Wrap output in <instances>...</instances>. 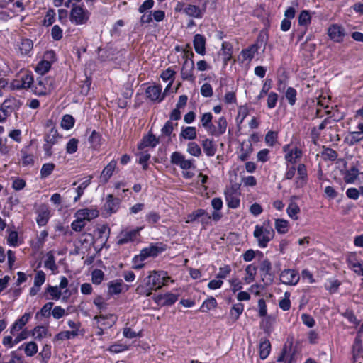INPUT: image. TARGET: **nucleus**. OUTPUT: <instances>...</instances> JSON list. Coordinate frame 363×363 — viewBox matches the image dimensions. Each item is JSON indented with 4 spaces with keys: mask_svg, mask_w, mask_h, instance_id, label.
<instances>
[{
    "mask_svg": "<svg viewBox=\"0 0 363 363\" xmlns=\"http://www.w3.org/2000/svg\"><path fill=\"white\" fill-rule=\"evenodd\" d=\"M169 279L164 271H152L137 287L136 292L139 295L149 296L152 291L161 289Z\"/></svg>",
    "mask_w": 363,
    "mask_h": 363,
    "instance_id": "obj_1",
    "label": "nucleus"
},
{
    "mask_svg": "<svg viewBox=\"0 0 363 363\" xmlns=\"http://www.w3.org/2000/svg\"><path fill=\"white\" fill-rule=\"evenodd\" d=\"M274 230L270 225L269 220L264 221L262 225H256L253 236L260 248H265L274 237Z\"/></svg>",
    "mask_w": 363,
    "mask_h": 363,
    "instance_id": "obj_2",
    "label": "nucleus"
},
{
    "mask_svg": "<svg viewBox=\"0 0 363 363\" xmlns=\"http://www.w3.org/2000/svg\"><path fill=\"white\" fill-rule=\"evenodd\" d=\"M240 195L241 193L237 185H231L225 189V199L229 208L236 209L240 206Z\"/></svg>",
    "mask_w": 363,
    "mask_h": 363,
    "instance_id": "obj_3",
    "label": "nucleus"
},
{
    "mask_svg": "<svg viewBox=\"0 0 363 363\" xmlns=\"http://www.w3.org/2000/svg\"><path fill=\"white\" fill-rule=\"evenodd\" d=\"M90 16L89 11L83 6L74 5L70 11V21L75 25L86 23Z\"/></svg>",
    "mask_w": 363,
    "mask_h": 363,
    "instance_id": "obj_4",
    "label": "nucleus"
},
{
    "mask_svg": "<svg viewBox=\"0 0 363 363\" xmlns=\"http://www.w3.org/2000/svg\"><path fill=\"white\" fill-rule=\"evenodd\" d=\"M142 228H143L138 227L134 229L126 228L122 230L116 237L117 245H123L138 240Z\"/></svg>",
    "mask_w": 363,
    "mask_h": 363,
    "instance_id": "obj_5",
    "label": "nucleus"
},
{
    "mask_svg": "<svg viewBox=\"0 0 363 363\" xmlns=\"http://www.w3.org/2000/svg\"><path fill=\"white\" fill-rule=\"evenodd\" d=\"M121 203V201L120 199L115 198L112 194L107 195L102 206L103 216L106 218L117 213L120 208Z\"/></svg>",
    "mask_w": 363,
    "mask_h": 363,
    "instance_id": "obj_6",
    "label": "nucleus"
},
{
    "mask_svg": "<svg viewBox=\"0 0 363 363\" xmlns=\"http://www.w3.org/2000/svg\"><path fill=\"white\" fill-rule=\"evenodd\" d=\"M53 80L51 78L40 77L33 85V92L38 96L45 95L53 89Z\"/></svg>",
    "mask_w": 363,
    "mask_h": 363,
    "instance_id": "obj_7",
    "label": "nucleus"
},
{
    "mask_svg": "<svg viewBox=\"0 0 363 363\" xmlns=\"http://www.w3.org/2000/svg\"><path fill=\"white\" fill-rule=\"evenodd\" d=\"M55 60V53L53 50H48L45 52L43 59L36 65L35 72L41 75L47 73L51 68L52 63Z\"/></svg>",
    "mask_w": 363,
    "mask_h": 363,
    "instance_id": "obj_8",
    "label": "nucleus"
},
{
    "mask_svg": "<svg viewBox=\"0 0 363 363\" xmlns=\"http://www.w3.org/2000/svg\"><path fill=\"white\" fill-rule=\"evenodd\" d=\"M170 162L172 164L179 167L182 170H189L194 168L193 159H186L185 156L179 152H174L170 156Z\"/></svg>",
    "mask_w": 363,
    "mask_h": 363,
    "instance_id": "obj_9",
    "label": "nucleus"
},
{
    "mask_svg": "<svg viewBox=\"0 0 363 363\" xmlns=\"http://www.w3.org/2000/svg\"><path fill=\"white\" fill-rule=\"evenodd\" d=\"M346 263L350 269L358 276L363 277V261L356 252H350L346 256Z\"/></svg>",
    "mask_w": 363,
    "mask_h": 363,
    "instance_id": "obj_10",
    "label": "nucleus"
},
{
    "mask_svg": "<svg viewBox=\"0 0 363 363\" xmlns=\"http://www.w3.org/2000/svg\"><path fill=\"white\" fill-rule=\"evenodd\" d=\"M299 280L300 274L295 269H284L280 274V281L285 285L296 286Z\"/></svg>",
    "mask_w": 363,
    "mask_h": 363,
    "instance_id": "obj_11",
    "label": "nucleus"
},
{
    "mask_svg": "<svg viewBox=\"0 0 363 363\" xmlns=\"http://www.w3.org/2000/svg\"><path fill=\"white\" fill-rule=\"evenodd\" d=\"M285 153L284 159L287 163L294 164L302 156V151L297 147H291L289 144L283 147Z\"/></svg>",
    "mask_w": 363,
    "mask_h": 363,
    "instance_id": "obj_12",
    "label": "nucleus"
},
{
    "mask_svg": "<svg viewBox=\"0 0 363 363\" xmlns=\"http://www.w3.org/2000/svg\"><path fill=\"white\" fill-rule=\"evenodd\" d=\"M32 317L30 312L25 313L21 317L16 319L9 328L10 334L16 335L18 332L24 330L23 328L29 322Z\"/></svg>",
    "mask_w": 363,
    "mask_h": 363,
    "instance_id": "obj_13",
    "label": "nucleus"
},
{
    "mask_svg": "<svg viewBox=\"0 0 363 363\" xmlns=\"http://www.w3.org/2000/svg\"><path fill=\"white\" fill-rule=\"evenodd\" d=\"M344 28L338 24H332L328 29L329 38L335 43H342L345 36Z\"/></svg>",
    "mask_w": 363,
    "mask_h": 363,
    "instance_id": "obj_14",
    "label": "nucleus"
},
{
    "mask_svg": "<svg viewBox=\"0 0 363 363\" xmlns=\"http://www.w3.org/2000/svg\"><path fill=\"white\" fill-rule=\"evenodd\" d=\"M99 215V211L96 207L79 209L74 213L75 218H82L84 221H90Z\"/></svg>",
    "mask_w": 363,
    "mask_h": 363,
    "instance_id": "obj_15",
    "label": "nucleus"
},
{
    "mask_svg": "<svg viewBox=\"0 0 363 363\" xmlns=\"http://www.w3.org/2000/svg\"><path fill=\"white\" fill-rule=\"evenodd\" d=\"M33 83V77L31 73L25 72L21 76L20 79H15L11 82V86L13 89H26L30 87Z\"/></svg>",
    "mask_w": 363,
    "mask_h": 363,
    "instance_id": "obj_16",
    "label": "nucleus"
},
{
    "mask_svg": "<svg viewBox=\"0 0 363 363\" xmlns=\"http://www.w3.org/2000/svg\"><path fill=\"white\" fill-rule=\"evenodd\" d=\"M128 290V286L122 279H116L108 283V294L110 296L118 295Z\"/></svg>",
    "mask_w": 363,
    "mask_h": 363,
    "instance_id": "obj_17",
    "label": "nucleus"
},
{
    "mask_svg": "<svg viewBox=\"0 0 363 363\" xmlns=\"http://www.w3.org/2000/svg\"><path fill=\"white\" fill-rule=\"evenodd\" d=\"M165 248L162 244H155L150 245V246L143 249L140 254L141 257H143L145 259L148 257H155L163 251Z\"/></svg>",
    "mask_w": 363,
    "mask_h": 363,
    "instance_id": "obj_18",
    "label": "nucleus"
},
{
    "mask_svg": "<svg viewBox=\"0 0 363 363\" xmlns=\"http://www.w3.org/2000/svg\"><path fill=\"white\" fill-rule=\"evenodd\" d=\"M145 94L152 101L160 103L164 99V95H162V86L159 84L149 86L145 90Z\"/></svg>",
    "mask_w": 363,
    "mask_h": 363,
    "instance_id": "obj_19",
    "label": "nucleus"
},
{
    "mask_svg": "<svg viewBox=\"0 0 363 363\" xmlns=\"http://www.w3.org/2000/svg\"><path fill=\"white\" fill-rule=\"evenodd\" d=\"M258 49L259 47L257 44H252L247 48L242 50L239 55V60L241 63L250 62L257 53Z\"/></svg>",
    "mask_w": 363,
    "mask_h": 363,
    "instance_id": "obj_20",
    "label": "nucleus"
},
{
    "mask_svg": "<svg viewBox=\"0 0 363 363\" xmlns=\"http://www.w3.org/2000/svg\"><path fill=\"white\" fill-rule=\"evenodd\" d=\"M194 63L193 60L189 62L186 60L183 64L181 76L183 80L194 82L195 77L194 75Z\"/></svg>",
    "mask_w": 363,
    "mask_h": 363,
    "instance_id": "obj_21",
    "label": "nucleus"
},
{
    "mask_svg": "<svg viewBox=\"0 0 363 363\" xmlns=\"http://www.w3.org/2000/svg\"><path fill=\"white\" fill-rule=\"evenodd\" d=\"M94 320H96L98 325L107 329L112 327L117 320V317L113 314L96 315Z\"/></svg>",
    "mask_w": 363,
    "mask_h": 363,
    "instance_id": "obj_22",
    "label": "nucleus"
},
{
    "mask_svg": "<svg viewBox=\"0 0 363 363\" xmlns=\"http://www.w3.org/2000/svg\"><path fill=\"white\" fill-rule=\"evenodd\" d=\"M206 39L204 35L201 34H196L194 36L193 45L195 52L202 56L206 55Z\"/></svg>",
    "mask_w": 363,
    "mask_h": 363,
    "instance_id": "obj_23",
    "label": "nucleus"
},
{
    "mask_svg": "<svg viewBox=\"0 0 363 363\" xmlns=\"http://www.w3.org/2000/svg\"><path fill=\"white\" fill-rule=\"evenodd\" d=\"M233 55V45L228 41L222 43L221 48L219 51V55L222 57L223 67H225L228 62L231 60Z\"/></svg>",
    "mask_w": 363,
    "mask_h": 363,
    "instance_id": "obj_24",
    "label": "nucleus"
},
{
    "mask_svg": "<svg viewBox=\"0 0 363 363\" xmlns=\"http://www.w3.org/2000/svg\"><path fill=\"white\" fill-rule=\"evenodd\" d=\"M18 51L22 56H30L33 52V43L30 39L24 38L17 44Z\"/></svg>",
    "mask_w": 363,
    "mask_h": 363,
    "instance_id": "obj_25",
    "label": "nucleus"
},
{
    "mask_svg": "<svg viewBox=\"0 0 363 363\" xmlns=\"http://www.w3.org/2000/svg\"><path fill=\"white\" fill-rule=\"evenodd\" d=\"M117 162L115 160H112L102 170L100 175V182L106 184L108 182L109 179L113 174V172L116 167Z\"/></svg>",
    "mask_w": 363,
    "mask_h": 363,
    "instance_id": "obj_26",
    "label": "nucleus"
},
{
    "mask_svg": "<svg viewBox=\"0 0 363 363\" xmlns=\"http://www.w3.org/2000/svg\"><path fill=\"white\" fill-rule=\"evenodd\" d=\"M298 177L296 179L295 184L297 188L303 187L307 181L308 174L306 167L303 164H299L297 167Z\"/></svg>",
    "mask_w": 363,
    "mask_h": 363,
    "instance_id": "obj_27",
    "label": "nucleus"
},
{
    "mask_svg": "<svg viewBox=\"0 0 363 363\" xmlns=\"http://www.w3.org/2000/svg\"><path fill=\"white\" fill-rule=\"evenodd\" d=\"M298 199L296 196H292L290 198V202L286 208V213L289 217L291 219L296 220H298V214L300 213V208L298 205L295 202V200Z\"/></svg>",
    "mask_w": 363,
    "mask_h": 363,
    "instance_id": "obj_28",
    "label": "nucleus"
},
{
    "mask_svg": "<svg viewBox=\"0 0 363 363\" xmlns=\"http://www.w3.org/2000/svg\"><path fill=\"white\" fill-rule=\"evenodd\" d=\"M13 111L12 101L11 100H5L0 105V123L4 122L12 113Z\"/></svg>",
    "mask_w": 363,
    "mask_h": 363,
    "instance_id": "obj_29",
    "label": "nucleus"
},
{
    "mask_svg": "<svg viewBox=\"0 0 363 363\" xmlns=\"http://www.w3.org/2000/svg\"><path fill=\"white\" fill-rule=\"evenodd\" d=\"M211 203L214 209V211L212 213V218L213 220L218 221L223 217V214L220 212L223 206V201L220 198L216 197L211 200Z\"/></svg>",
    "mask_w": 363,
    "mask_h": 363,
    "instance_id": "obj_30",
    "label": "nucleus"
},
{
    "mask_svg": "<svg viewBox=\"0 0 363 363\" xmlns=\"http://www.w3.org/2000/svg\"><path fill=\"white\" fill-rule=\"evenodd\" d=\"M159 143L158 139L152 134H148L143 137L141 142L138 144V150H143L145 147H155Z\"/></svg>",
    "mask_w": 363,
    "mask_h": 363,
    "instance_id": "obj_31",
    "label": "nucleus"
},
{
    "mask_svg": "<svg viewBox=\"0 0 363 363\" xmlns=\"http://www.w3.org/2000/svg\"><path fill=\"white\" fill-rule=\"evenodd\" d=\"M50 217V211L46 206L42 207L38 211V216L36 218L37 224L40 226L45 225Z\"/></svg>",
    "mask_w": 363,
    "mask_h": 363,
    "instance_id": "obj_32",
    "label": "nucleus"
},
{
    "mask_svg": "<svg viewBox=\"0 0 363 363\" xmlns=\"http://www.w3.org/2000/svg\"><path fill=\"white\" fill-rule=\"evenodd\" d=\"M358 176H360L363 179V172L359 173L356 167H352L344 174V181L347 184H354Z\"/></svg>",
    "mask_w": 363,
    "mask_h": 363,
    "instance_id": "obj_33",
    "label": "nucleus"
},
{
    "mask_svg": "<svg viewBox=\"0 0 363 363\" xmlns=\"http://www.w3.org/2000/svg\"><path fill=\"white\" fill-rule=\"evenodd\" d=\"M271 352V343L269 340L264 338L261 339L259 345V357L262 359H265L268 357Z\"/></svg>",
    "mask_w": 363,
    "mask_h": 363,
    "instance_id": "obj_34",
    "label": "nucleus"
},
{
    "mask_svg": "<svg viewBox=\"0 0 363 363\" xmlns=\"http://www.w3.org/2000/svg\"><path fill=\"white\" fill-rule=\"evenodd\" d=\"M178 299V295L172 293H167L164 295H160L157 298V301L162 306H171Z\"/></svg>",
    "mask_w": 363,
    "mask_h": 363,
    "instance_id": "obj_35",
    "label": "nucleus"
},
{
    "mask_svg": "<svg viewBox=\"0 0 363 363\" xmlns=\"http://www.w3.org/2000/svg\"><path fill=\"white\" fill-rule=\"evenodd\" d=\"M252 146L250 141L242 142L241 144L240 152L239 154V159L241 161H246L251 153L252 152Z\"/></svg>",
    "mask_w": 363,
    "mask_h": 363,
    "instance_id": "obj_36",
    "label": "nucleus"
},
{
    "mask_svg": "<svg viewBox=\"0 0 363 363\" xmlns=\"http://www.w3.org/2000/svg\"><path fill=\"white\" fill-rule=\"evenodd\" d=\"M202 147L206 156L213 157L216 152V146L213 140L206 138L202 141Z\"/></svg>",
    "mask_w": 363,
    "mask_h": 363,
    "instance_id": "obj_37",
    "label": "nucleus"
},
{
    "mask_svg": "<svg viewBox=\"0 0 363 363\" xmlns=\"http://www.w3.org/2000/svg\"><path fill=\"white\" fill-rule=\"evenodd\" d=\"M184 13L187 16L195 18H201L203 16V11L200 7L192 4H188L184 9Z\"/></svg>",
    "mask_w": 363,
    "mask_h": 363,
    "instance_id": "obj_38",
    "label": "nucleus"
},
{
    "mask_svg": "<svg viewBox=\"0 0 363 363\" xmlns=\"http://www.w3.org/2000/svg\"><path fill=\"white\" fill-rule=\"evenodd\" d=\"M216 125H215V136L218 137L224 134L227 129V120L225 117L220 116L218 120L216 121Z\"/></svg>",
    "mask_w": 363,
    "mask_h": 363,
    "instance_id": "obj_39",
    "label": "nucleus"
},
{
    "mask_svg": "<svg viewBox=\"0 0 363 363\" xmlns=\"http://www.w3.org/2000/svg\"><path fill=\"white\" fill-rule=\"evenodd\" d=\"M21 349H23L26 355L28 357L34 356L38 350V345L33 341L23 343L19 347V350Z\"/></svg>",
    "mask_w": 363,
    "mask_h": 363,
    "instance_id": "obj_40",
    "label": "nucleus"
},
{
    "mask_svg": "<svg viewBox=\"0 0 363 363\" xmlns=\"http://www.w3.org/2000/svg\"><path fill=\"white\" fill-rule=\"evenodd\" d=\"M53 305L54 303L52 302H48L46 303L41 308L40 310L37 312L35 315V318H48L52 315V311L53 309Z\"/></svg>",
    "mask_w": 363,
    "mask_h": 363,
    "instance_id": "obj_41",
    "label": "nucleus"
},
{
    "mask_svg": "<svg viewBox=\"0 0 363 363\" xmlns=\"http://www.w3.org/2000/svg\"><path fill=\"white\" fill-rule=\"evenodd\" d=\"M28 0H9V8L15 13L22 12Z\"/></svg>",
    "mask_w": 363,
    "mask_h": 363,
    "instance_id": "obj_42",
    "label": "nucleus"
},
{
    "mask_svg": "<svg viewBox=\"0 0 363 363\" xmlns=\"http://www.w3.org/2000/svg\"><path fill=\"white\" fill-rule=\"evenodd\" d=\"M274 228L278 233L286 234L289 231V221L284 219L277 218L274 222Z\"/></svg>",
    "mask_w": 363,
    "mask_h": 363,
    "instance_id": "obj_43",
    "label": "nucleus"
},
{
    "mask_svg": "<svg viewBox=\"0 0 363 363\" xmlns=\"http://www.w3.org/2000/svg\"><path fill=\"white\" fill-rule=\"evenodd\" d=\"M244 311V305L241 303H235L230 308V317L233 321H236Z\"/></svg>",
    "mask_w": 363,
    "mask_h": 363,
    "instance_id": "obj_44",
    "label": "nucleus"
},
{
    "mask_svg": "<svg viewBox=\"0 0 363 363\" xmlns=\"http://www.w3.org/2000/svg\"><path fill=\"white\" fill-rule=\"evenodd\" d=\"M257 267L254 264H249L245 268L246 277L244 280L246 284H250L255 281Z\"/></svg>",
    "mask_w": 363,
    "mask_h": 363,
    "instance_id": "obj_45",
    "label": "nucleus"
},
{
    "mask_svg": "<svg viewBox=\"0 0 363 363\" xmlns=\"http://www.w3.org/2000/svg\"><path fill=\"white\" fill-rule=\"evenodd\" d=\"M180 137L185 140H192L196 138V129L193 126H188L183 128L180 133Z\"/></svg>",
    "mask_w": 363,
    "mask_h": 363,
    "instance_id": "obj_46",
    "label": "nucleus"
},
{
    "mask_svg": "<svg viewBox=\"0 0 363 363\" xmlns=\"http://www.w3.org/2000/svg\"><path fill=\"white\" fill-rule=\"evenodd\" d=\"M45 293L50 295V298L57 301L62 296V290L57 286L48 285L45 289Z\"/></svg>",
    "mask_w": 363,
    "mask_h": 363,
    "instance_id": "obj_47",
    "label": "nucleus"
},
{
    "mask_svg": "<svg viewBox=\"0 0 363 363\" xmlns=\"http://www.w3.org/2000/svg\"><path fill=\"white\" fill-rule=\"evenodd\" d=\"M341 282L336 279H329L325 284V289L328 291L330 294H335L337 292Z\"/></svg>",
    "mask_w": 363,
    "mask_h": 363,
    "instance_id": "obj_48",
    "label": "nucleus"
},
{
    "mask_svg": "<svg viewBox=\"0 0 363 363\" xmlns=\"http://www.w3.org/2000/svg\"><path fill=\"white\" fill-rule=\"evenodd\" d=\"M217 301L215 298L211 297L206 300H205L201 304L199 310L203 313H206L211 309L216 308Z\"/></svg>",
    "mask_w": 363,
    "mask_h": 363,
    "instance_id": "obj_49",
    "label": "nucleus"
},
{
    "mask_svg": "<svg viewBox=\"0 0 363 363\" xmlns=\"http://www.w3.org/2000/svg\"><path fill=\"white\" fill-rule=\"evenodd\" d=\"M91 177L83 182H82L76 189L75 192L77 193V196L74 198V201L77 202L79 200L81 196L84 194V190L89 186L91 183Z\"/></svg>",
    "mask_w": 363,
    "mask_h": 363,
    "instance_id": "obj_50",
    "label": "nucleus"
},
{
    "mask_svg": "<svg viewBox=\"0 0 363 363\" xmlns=\"http://www.w3.org/2000/svg\"><path fill=\"white\" fill-rule=\"evenodd\" d=\"M175 74L176 72L169 67L161 73L160 77L164 82H169L168 86H171L174 80Z\"/></svg>",
    "mask_w": 363,
    "mask_h": 363,
    "instance_id": "obj_51",
    "label": "nucleus"
},
{
    "mask_svg": "<svg viewBox=\"0 0 363 363\" xmlns=\"http://www.w3.org/2000/svg\"><path fill=\"white\" fill-rule=\"evenodd\" d=\"M186 152L191 156L199 157L202 152L200 146L195 142H190L187 144Z\"/></svg>",
    "mask_w": 363,
    "mask_h": 363,
    "instance_id": "obj_52",
    "label": "nucleus"
},
{
    "mask_svg": "<svg viewBox=\"0 0 363 363\" xmlns=\"http://www.w3.org/2000/svg\"><path fill=\"white\" fill-rule=\"evenodd\" d=\"M60 138V135L56 129L52 128L50 132L45 137V142L50 144L51 145H55L57 143L58 140Z\"/></svg>",
    "mask_w": 363,
    "mask_h": 363,
    "instance_id": "obj_53",
    "label": "nucleus"
},
{
    "mask_svg": "<svg viewBox=\"0 0 363 363\" xmlns=\"http://www.w3.org/2000/svg\"><path fill=\"white\" fill-rule=\"evenodd\" d=\"M298 24L301 26H307L311 22V16L309 11L303 10L301 11L298 16Z\"/></svg>",
    "mask_w": 363,
    "mask_h": 363,
    "instance_id": "obj_54",
    "label": "nucleus"
},
{
    "mask_svg": "<svg viewBox=\"0 0 363 363\" xmlns=\"http://www.w3.org/2000/svg\"><path fill=\"white\" fill-rule=\"evenodd\" d=\"M44 266L45 268L51 270L52 272H55L57 270V267L55 263V259L53 254L51 252H49L46 255V259L44 262Z\"/></svg>",
    "mask_w": 363,
    "mask_h": 363,
    "instance_id": "obj_55",
    "label": "nucleus"
},
{
    "mask_svg": "<svg viewBox=\"0 0 363 363\" xmlns=\"http://www.w3.org/2000/svg\"><path fill=\"white\" fill-rule=\"evenodd\" d=\"M74 118L72 116L67 114L65 115L61 121V127L65 130H70L74 125Z\"/></svg>",
    "mask_w": 363,
    "mask_h": 363,
    "instance_id": "obj_56",
    "label": "nucleus"
},
{
    "mask_svg": "<svg viewBox=\"0 0 363 363\" xmlns=\"http://www.w3.org/2000/svg\"><path fill=\"white\" fill-rule=\"evenodd\" d=\"M79 140L74 138H71L66 144V152L74 154L78 150Z\"/></svg>",
    "mask_w": 363,
    "mask_h": 363,
    "instance_id": "obj_57",
    "label": "nucleus"
},
{
    "mask_svg": "<svg viewBox=\"0 0 363 363\" xmlns=\"http://www.w3.org/2000/svg\"><path fill=\"white\" fill-rule=\"evenodd\" d=\"M104 279V273L102 270L96 269L91 272V281L94 284H100Z\"/></svg>",
    "mask_w": 363,
    "mask_h": 363,
    "instance_id": "obj_58",
    "label": "nucleus"
},
{
    "mask_svg": "<svg viewBox=\"0 0 363 363\" xmlns=\"http://www.w3.org/2000/svg\"><path fill=\"white\" fill-rule=\"evenodd\" d=\"M290 296L291 294L289 292H285L284 294V298L279 302V308L284 311H289L291 308Z\"/></svg>",
    "mask_w": 363,
    "mask_h": 363,
    "instance_id": "obj_59",
    "label": "nucleus"
},
{
    "mask_svg": "<svg viewBox=\"0 0 363 363\" xmlns=\"http://www.w3.org/2000/svg\"><path fill=\"white\" fill-rule=\"evenodd\" d=\"M55 165L53 163H45L42 166L40 175L43 178L50 176L55 169Z\"/></svg>",
    "mask_w": 363,
    "mask_h": 363,
    "instance_id": "obj_60",
    "label": "nucleus"
},
{
    "mask_svg": "<svg viewBox=\"0 0 363 363\" xmlns=\"http://www.w3.org/2000/svg\"><path fill=\"white\" fill-rule=\"evenodd\" d=\"M249 114V108L247 105H242L238 107L237 121L242 123Z\"/></svg>",
    "mask_w": 363,
    "mask_h": 363,
    "instance_id": "obj_61",
    "label": "nucleus"
},
{
    "mask_svg": "<svg viewBox=\"0 0 363 363\" xmlns=\"http://www.w3.org/2000/svg\"><path fill=\"white\" fill-rule=\"evenodd\" d=\"M55 12L53 9H49L43 19V25L45 26H51L55 21Z\"/></svg>",
    "mask_w": 363,
    "mask_h": 363,
    "instance_id": "obj_62",
    "label": "nucleus"
},
{
    "mask_svg": "<svg viewBox=\"0 0 363 363\" xmlns=\"http://www.w3.org/2000/svg\"><path fill=\"white\" fill-rule=\"evenodd\" d=\"M296 94L297 92L293 87H289L286 89L285 96L290 105L293 106L295 104L296 101Z\"/></svg>",
    "mask_w": 363,
    "mask_h": 363,
    "instance_id": "obj_63",
    "label": "nucleus"
},
{
    "mask_svg": "<svg viewBox=\"0 0 363 363\" xmlns=\"http://www.w3.org/2000/svg\"><path fill=\"white\" fill-rule=\"evenodd\" d=\"M349 140L350 144L358 143L363 140V134L358 130L357 131L350 132L349 134Z\"/></svg>",
    "mask_w": 363,
    "mask_h": 363,
    "instance_id": "obj_64",
    "label": "nucleus"
}]
</instances>
